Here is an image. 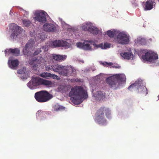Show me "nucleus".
Returning a JSON list of instances; mask_svg holds the SVG:
<instances>
[{"label":"nucleus","mask_w":159,"mask_h":159,"mask_svg":"<svg viewBox=\"0 0 159 159\" xmlns=\"http://www.w3.org/2000/svg\"><path fill=\"white\" fill-rule=\"evenodd\" d=\"M120 66H117L115 67L116 68H120Z\"/></svg>","instance_id":"39"},{"label":"nucleus","mask_w":159,"mask_h":159,"mask_svg":"<svg viewBox=\"0 0 159 159\" xmlns=\"http://www.w3.org/2000/svg\"><path fill=\"white\" fill-rule=\"evenodd\" d=\"M65 109V107L58 104L55 105L54 107V110L57 111L64 110Z\"/></svg>","instance_id":"29"},{"label":"nucleus","mask_w":159,"mask_h":159,"mask_svg":"<svg viewBox=\"0 0 159 159\" xmlns=\"http://www.w3.org/2000/svg\"><path fill=\"white\" fill-rule=\"evenodd\" d=\"M65 76H73L75 74L76 70L70 66H66Z\"/></svg>","instance_id":"17"},{"label":"nucleus","mask_w":159,"mask_h":159,"mask_svg":"<svg viewBox=\"0 0 159 159\" xmlns=\"http://www.w3.org/2000/svg\"><path fill=\"white\" fill-rule=\"evenodd\" d=\"M115 32L108 30L107 32V34L110 38H112L114 37Z\"/></svg>","instance_id":"30"},{"label":"nucleus","mask_w":159,"mask_h":159,"mask_svg":"<svg viewBox=\"0 0 159 159\" xmlns=\"http://www.w3.org/2000/svg\"><path fill=\"white\" fill-rule=\"evenodd\" d=\"M114 41L121 44H126L129 42V36L126 34L120 33L117 35L116 37L114 38Z\"/></svg>","instance_id":"6"},{"label":"nucleus","mask_w":159,"mask_h":159,"mask_svg":"<svg viewBox=\"0 0 159 159\" xmlns=\"http://www.w3.org/2000/svg\"><path fill=\"white\" fill-rule=\"evenodd\" d=\"M52 84V82L51 81L42 79L41 85L49 86Z\"/></svg>","instance_id":"26"},{"label":"nucleus","mask_w":159,"mask_h":159,"mask_svg":"<svg viewBox=\"0 0 159 159\" xmlns=\"http://www.w3.org/2000/svg\"><path fill=\"white\" fill-rule=\"evenodd\" d=\"M45 112L41 110H39L36 113V116H42L44 115Z\"/></svg>","instance_id":"32"},{"label":"nucleus","mask_w":159,"mask_h":159,"mask_svg":"<svg viewBox=\"0 0 159 159\" xmlns=\"http://www.w3.org/2000/svg\"><path fill=\"white\" fill-rule=\"evenodd\" d=\"M92 26L93 25L91 23H87L84 24L82 26V28L84 31H89Z\"/></svg>","instance_id":"25"},{"label":"nucleus","mask_w":159,"mask_h":159,"mask_svg":"<svg viewBox=\"0 0 159 159\" xmlns=\"http://www.w3.org/2000/svg\"><path fill=\"white\" fill-rule=\"evenodd\" d=\"M46 14V12L43 11H36L34 13V19L35 21L42 23H45L47 20Z\"/></svg>","instance_id":"8"},{"label":"nucleus","mask_w":159,"mask_h":159,"mask_svg":"<svg viewBox=\"0 0 159 159\" xmlns=\"http://www.w3.org/2000/svg\"><path fill=\"white\" fill-rule=\"evenodd\" d=\"M93 45L97 48H100L102 49H106L110 47V44L107 43H105L104 45H103L102 43L98 45H97L95 43H93Z\"/></svg>","instance_id":"23"},{"label":"nucleus","mask_w":159,"mask_h":159,"mask_svg":"<svg viewBox=\"0 0 159 159\" xmlns=\"http://www.w3.org/2000/svg\"><path fill=\"white\" fill-rule=\"evenodd\" d=\"M70 100L75 105H78L83 102V99L88 97L86 91L81 86H75L72 88L69 93Z\"/></svg>","instance_id":"1"},{"label":"nucleus","mask_w":159,"mask_h":159,"mask_svg":"<svg viewBox=\"0 0 159 159\" xmlns=\"http://www.w3.org/2000/svg\"><path fill=\"white\" fill-rule=\"evenodd\" d=\"M85 42H88L93 45V43H95L93 41L90 40H85L84 41Z\"/></svg>","instance_id":"36"},{"label":"nucleus","mask_w":159,"mask_h":159,"mask_svg":"<svg viewBox=\"0 0 159 159\" xmlns=\"http://www.w3.org/2000/svg\"><path fill=\"white\" fill-rule=\"evenodd\" d=\"M42 79L38 77H33L32 79V82H29L28 84V86L29 88H31V84L33 85L37 86L41 85Z\"/></svg>","instance_id":"13"},{"label":"nucleus","mask_w":159,"mask_h":159,"mask_svg":"<svg viewBox=\"0 0 159 159\" xmlns=\"http://www.w3.org/2000/svg\"><path fill=\"white\" fill-rule=\"evenodd\" d=\"M49 46L52 48L59 47H68L69 46V43L65 41L57 40L52 42Z\"/></svg>","instance_id":"11"},{"label":"nucleus","mask_w":159,"mask_h":159,"mask_svg":"<svg viewBox=\"0 0 159 159\" xmlns=\"http://www.w3.org/2000/svg\"><path fill=\"white\" fill-rule=\"evenodd\" d=\"M25 13H24V16H25V15H26V16H27V15H28V14H29V12H28V11H25Z\"/></svg>","instance_id":"37"},{"label":"nucleus","mask_w":159,"mask_h":159,"mask_svg":"<svg viewBox=\"0 0 159 159\" xmlns=\"http://www.w3.org/2000/svg\"><path fill=\"white\" fill-rule=\"evenodd\" d=\"M66 56L63 55H53L52 58L55 61H62L65 60Z\"/></svg>","instance_id":"22"},{"label":"nucleus","mask_w":159,"mask_h":159,"mask_svg":"<svg viewBox=\"0 0 159 159\" xmlns=\"http://www.w3.org/2000/svg\"><path fill=\"white\" fill-rule=\"evenodd\" d=\"M44 47H42V48L37 49L35 52L33 54L31 53L30 56L31 57V60L30 61V64L32 66L34 69L35 68L39 66V64H41L43 62H44V60L42 57H40L39 59L35 56L38 55L41 52V49H44Z\"/></svg>","instance_id":"4"},{"label":"nucleus","mask_w":159,"mask_h":159,"mask_svg":"<svg viewBox=\"0 0 159 159\" xmlns=\"http://www.w3.org/2000/svg\"><path fill=\"white\" fill-rule=\"evenodd\" d=\"M142 57L144 60L152 63H154L158 58L157 54L149 52L146 53Z\"/></svg>","instance_id":"7"},{"label":"nucleus","mask_w":159,"mask_h":159,"mask_svg":"<svg viewBox=\"0 0 159 159\" xmlns=\"http://www.w3.org/2000/svg\"><path fill=\"white\" fill-rule=\"evenodd\" d=\"M17 73L19 74H22L25 73L24 69L23 70H18L17 71Z\"/></svg>","instance_id":"34"},{"label":"nucleus","mask_w":159,"mask_h":159,"mask_svg":"<svg viewBox=\"0 0 159 159\" xmlns=\"http://www.w3.org/2000/svg\"><path fill=\"white\" fill-rule=\"evenodd\" d=\"M106 64H107L109 66H111L112 64V63L109 62V63H107L106 62Z\"/></svg>","instance_id":"38"},{"label":"nucleus","mask_w":159,"mask_h":159,"mask_svg":"<svg viewBox=\"0 0 159 159\" xmlns=\"http://www.w3.org/2000/svg\"><path fill=\"white\" fill-rule=\"evenodd\" d=\"M10 28L11 30H13L11 34V37L13 39H15L21 33L22 29L20 27L14 23L11 24Z\"/></svg>","instance_id":"10"},{"label":"nucleus","mask_w":159,"mask_h":159,"mask_svg":"<svg viewBox=\"0 0 159 159\" xmlns=\"http://www.w3.org/2000/svg\"><path fill=\"white\" fill-rule=\"evenodd\" d=\"M53 71L55 72H58L61 75L65 76L66 66H63L61 65L56 64L53 65Z\"/></svg>","instance_id":"12"},{"label":"nucleus","mask_w":159,"mask_h":159,"mask_svg":"<svg viewBox=\"0 0 159 159\" xmlns=\"http://www.w3.org/2000/svg\"><path fill=\"white\" fill-rule=\"evenodd\" d=\"M106 81L110 87L116 89L120 85V82H126V77L124 74H117L107 78Z\"/></svg>","instance_id":"2"},{"label":"nucleus","mask_w":159,"mask_h":159,"mask_svg":"<svg viewBox=\"0 0 159 159\" xmlns=\"http://www.w3.org/2000/svg\"><path fill=\"white\" fill-rule=\"evenodd\" d=\"M22 22L23 25L26 27L29 26L30 24L31 23V22L30 20H23Z\"/></svg>","instance_id":"31"},{"label":"nucleus","mask_w":159,"mask_h":159,"mask_svg":"<svg viewBox=\"0 0 159 159\" xmlns=\"http://www.w3.org/2000/svg\"><path fill=\"white\" fill-rule=\"evenodd\" d=\"M53 65H45V70L46 71H49L52 69V70H53Z\"/></svg>","instance_id":"33"},{"label":"nucleus","mask_w":159,"mask_h":159,"mask_svg":"<svg viewBox=\"0 0 159 159\" xmlns=\"http://www.w3.org/2000/svg\"><path fill=\"white\" fill-rule=\"evenodd\" d=\"M34 44V42L33 39H30L29 41L23 49V52L24 55H27V56L31 55V52L30 49L33 47Z\"/></svg>","instance_id":"9"},{"label":"nucleus","mask_w":159,"mask_h":159,"mask_svg":"<svg viewBox=\"0 0 159 159\" xmlns=\"http://www.w3.org/2000/svg\"><path fill=\"white\" fill-rule=\"evenodd\" d=\"M44 30L47 32H53L56 30L55 25L52 24H45L43 26Z\"/></svg>","instance_id":"14"},{"label":"nucleus","mask_w":159,"mask_h":159,"mask_svg":"<svg viewBox=\"0 0 159 159\" xmlns=\"http://www.w3.org/2000/svg\"><path fill=\"white\" fill-rule=\"evenodd\" d=\"M53 97L52 95L46 91H41L35 93L34 98L39 102H44L48 101Z\"/></svg>","instance_id":"5"},{"label":"nucleus","mask_w":159,"mask_h":159,"mask_svg":"<svg viewBox=\"0 0 159 159\" xmlns=\"http://www.w3.org/2000/svg\"><path fill=\"white\" fill-rule=\"evenodd\" d=\"M155 2L154 0H148L145 2L144 9L145 11L150 10L153 8L154 4Z\"/></svg>","instance_id":"18"},{"label":"nucleus","mask_w":159,"mask_h":159,"mask_svg":"<svg viewBox=\"0 0 159 159\" xmlns=\"http://www.w3.org/2000/svg\"><path fill=\"white\" fill-rule=\"evenodd\" d=\"M78 47L82 48L86 50H91V47L89 43H77L76 44Z\"/></svg>","instance_id":"19"},{"label":"nucleus","mask_w":159,"mask_h":159,"mask_svg":"<svg viewBox=\"0 0 159 159\" xmlns=\"http://www.w3.org/2000/svg\"><path fill=\"white\" fill-rule=\"evenodd\" d=\"M120 55L124 59L129 60L131 58L133 59L134 56L131 52H121Z\"/></svg>","instance_id":"21"},{"label":"nucleus","mask_w":159,"mask_h":159,"mask_svg":"<svg viewBox=\"0 0 159 159\" xmlns=\"http://www.w3.org/2000/svg\"><path fill=\"white\" fill-rule=\"evenodd\" d=\"M51 77H52L53 79H56L57 80H58L59 79L58 76L54 74H52V75H51Z\"/></svg>","instance_id":"35"},{"label":"nucleus","mask_w":159,"mask_h":159,"mask_svg":"<svg viewBox=\"0 0 159 159\" xmlns=\"http://www.w3.org/2000/svg\"><path fill=\"white\" fill-rule=\"evenodd\" d=\"M104 113L108 118L111 117L110 111L108 108L102 107L99 109L96 114V120L99 124L105 125L106 120L105 118Z\"/></svg>","instance_id":"3"},{"label":"nucleus","mask_w":159,"mask_h":159,"mask_svg":"<svg viewBox=\"0 0 159 159\" xmlns=\"http://www.w3.org/2000/svg\"><path fill=\"white\" fill-rule=\"evenodd\" d=\"M95 96L96 98L101 100H103L105 98V96L104 95L101 91H97L95 94Z\"/></svg>","instance_id":"24"},{"label":"nucleus","mask_w":159,"mask_h":159,"mask_svg":"<svg viewBox=\"0 0 159 159\" xmlns=\"http://www.w3.org/2000/svg\"><path fill=\"white\" fill-rule=\"evenodd\" d=\"M158 0L159 2V0Z\"/></svg>","instance_id":"41"},{"label":"nucleus","mask_w":159,"mask_h":159,"mask_svg":"<svg viewBox=\"0 0 159 159\" xmlns=\"http://www.w3.org/2000/svg\"><path fill=\"white\" fill-rule=\"evenodd\" d=\"M19 62L17 60H9L8 64L10 67L13 69H16L19 65Z\"/></svg>","instance_id":"20"},{"label":"nucleus","mask_w":159,"mask_h":159,"mask_svg":"<svg viewBox=\"0 0 159 159\" xmlns=\"http://www.w3.org/2000/svg\"><path fill=\"white\" fill-rule=\"evenodd\" d=\"M5 53L6 56H8L10 54H11L16 56H18L20 54V50L17 48L14 49L10 48L5 50Z\"/></svg>","instance_id":"15"},{"label":"nucleus","mask_w":159,"mask_h":159,"mask_svg":"<svg viewBox=\"0 0 159 159\" xmlns=\"http://www.w3.org/2000/svg\"><path fill=\"white\" fill-rule=\"evenodd\" d=\"M52 74L48 72H43L40 74V76L45 79H48L51 77Z\"/></svg>","instance_id":"28"},{"label":"nucleus","mask_w":159,"mask_h":159,"mask_svg":"<svg viewBox=\"0 0 159 159\" xmlns=\"http://www.w3.org/2000/svg\"><path fill=\"white\" fill-rule=\"evenodd\" d=\"M139 84H138L137 82H136L134 84L130 85L128 88L129 90H130L131 88H137V89H143L142 90L143 93H145V95H146L148 94L147 89L146 87L144 86H142L141 87H138Z\"/></svg>","instance_id":"16"},{"label":"nucleus","mask_w":159,"mask_h":159,"mask_svg":"<svg viewBox=\"0 0 159 159\" xmlns=\"http://www.w3.org/2000/svg\"><path fill=\"white\" fill-rule=\"evenodd\" d=\"M89 32L93 34H97L98 32V30L97 28L92 26Z\"/></svg>","instance_id":"27"},{"label":"nucleus","mask_w":159,"mask_h":159,"mask_svg":"<svg viewBox=\"0 0 159 159\" xmlns=\"http://www.w3.org/2000/svg\"><path fill=\"white\" fill-rule=\"evenodd\" d=\"M158 99L159 100V95L158 96Z\"/></svg>","instance_id":"40"}]
</instances>
